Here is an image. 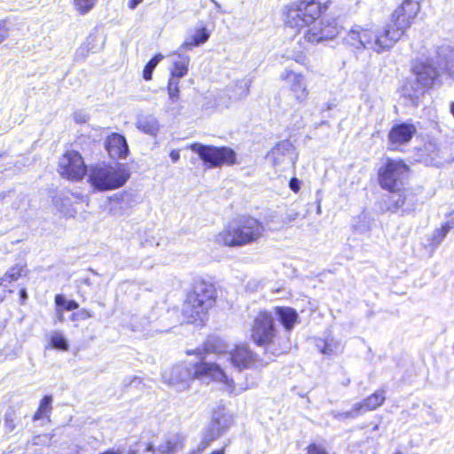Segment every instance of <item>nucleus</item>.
<instances>
[{"label": "nucleus", "mask_w": 454, "mask_h": 454, "mask_svg": "<svg viewBox=\"0 0 454 454\" xmlns=\"http://www.w3.org/2000/svg\"><path fill=\"white\" fill-rule=\"evenodd\" d=\"M162 378L166 383L175 387L177 391H184L189 388L190 382L193 379L201 380H213L223 382L226 390L234 395H239L243 391L254 387L258 378L240 383L236 387L232 380H229L225 372L215 363L200 361L197 363H182L176 364L168 370H165Z\"/></svg>", "instance_id": "obj_1"}, {"label": "nucleus", "mask_w": 454, "mask_h": 454, "mask_svg": "<svg viewBox=\"0 0 454 454\" xmlns=\"http://www.w3.org/2000/svg\"><path fill=\"white\" fill-rule=\"evenodd\" d=\"M215 300L216 290L212 284L205 281L196 282L184 302L183 315L188 323L202 324Z\"/></svg>", "instance_id": "obj_2"}, {"label": "nucleus", "mask_w": 454, "mask_h": 454, "mask_svg": "<svg viewBox=\"0 0 454 454\" xmlns=\"http://www.w3.org/2000/svg\"><path fill=\"white\" fill-rule=\"evenodd\" d=\"M264 231L263 224L253 217H241L229 223L216 236V242L226 247H243L256 242Z\"/></svg>", "instance_id": "obj_3"}, {"label": "nucleus", "mask_w": 454, "mask_h": 454, "mask_svg": "<svg viewBox=\"0 0 454 454\" xmlns=\"http://www.w3.org/2000/svg\"><path fill=\"white\" fill-rule=\"evenodd\" d=\"M88 183L99 192L118 189L123 186L129 178V171L122 164L97 162L87 168Z\"/></svg>", "instance_id": "obj_4"}, {"label": "nucleus", "mask_w": 454, "mask_h": 454, "mask_svg": "<svg viewBox=\"0 0 454 454\" xmlns=\"http://www.w3.org/2000/svg\"><path fill=\"white\" fill-rule=\"evenodd\" d=\"M445 70L450 75H454L452 65L448 60L444 61L443 67L442 61L434 60L433 58L427 59L426 62L417 64L413 67L415 79L408 82L404 88V94L411 98H418L423 94L426 88L431 87L435 83L440 76L441 71Z\"/></svg>", "instance_id": "obj_5"}, {"label": "nucleus", "mask_w": 454, "mask_h": 454, "mask_svg": "<svg viewBox=\"0 0 454 454\" xmlns=\"http://www.w3.org/2000/svg\"><path fill=\"white\" fill-rule=\"evenodd\" d=\"M327 5L317 0H298L286 9V25L300 31L311 25L326 10Z\"/></svg>", "instance_id": "obj_6"}, {"label": "nucleus", "mask_w": 454, "mask_h": 454, "mask_svg": "<svg viewBox=\"0 0 454 454\" xmlns=\"http://www.w3.org/2000/svg\"><path fill=\"white\" fill-rule=\"evenodd\" d=\"M346 43L356 50H372L381 53L392 48L385 30L382 33L374 31L372 27L354 25L344 38Z\"/></svg>", "instance_id": "obj_7"}, {"label": "nucleus", "mask_w": 454, "mask_h": 454, "mask_svg": "<svg viewBox=\"0 0 454 454\" xmlns=\"http://www.w3.org/2000/svg\"><path fill=\"white\" fill-rule=\"evenodd\" d=\"M420 0H403L392 14L390 22L384 29L388 43L392 46L398 42L411 27L420 10Z\"/></svg>", "instance_id": "obj_8"}, {"label": "nucleus", "mask_w": 454, "mask_h": 454, "mask_svg": "<svg viewBox=\"0 0 454 454\" xmlns=\"http://www.w3.org/2000/svg\"><path fill=\"white\" fill-rule=\"evenodd\" d=\"M251 338L256 345L264 347L267 353L277 356L283 352L281 348H275L277 330L274 325V317L267 311H261L254 318Z\"/></svg>", "instance_id": "obj_9"}, {"label": "nucleus", "mask_w": 454, "mask_h": 454, "mask_svg": "<svg viewBox=\"0 0 454 454\" xmlns=\"http://www.w3.org/2000/svg\"><path fill=\"white\" fill-rule=\"evenodd\" d=\"M409 168L402 160L387 159L378 170L380 187L390 192H399L408 177Z\"/></svg>", "instance_id": "obj_10"}, {"label": "nucleus", "mask_w": 454, "mask_h": 454, "mask_svg": "<svg viewBox=\"0 0 454 454\" xmlns=\"http://www.w3.org/2000/svg\"><path fill=\"white\" fill-rule=\"evenodd\" d=\"M188 148L197 153L204 165L209 168H217L223 164L232 165L235 163V152L229 147H217L200 143H193L191 144Z\"/></svg>", "instance_id": "obj_11"}, {"label": "nucleus", "mask_w": 454, "mask_h": 454, "mask_svg": "<svg viewBox=\"0 0 454 454\" xmlns=\"http://www.w3.org/2000/svg\"><path fill=\"white\" fill-rule=\"evenodd\" d=\"M267 159L277 170L284 171L294 167L298 160V153L289 140H282L271 148L267 154Z\"/></svg>", "instance_id": "obj_12"}, {"label": "nucleus", "mask_w": 454, "mask_h": 454, "mask_svg": "<svg viewBox=\"0 0 454 454\" xmlns=\"http://www.w3.org/2000/svg\"><path fill=\"white\" fill-rule=\"evenodd\" d=\"M87 168L78 152L67 151L59 160L58 171L67 179L79 181L85 176Z\"/></svg>", "instance_id": "obj_13"}, {"label": "nucleus", "mask_w": 454, "mask_h": 454, "mask_svg": "<svg viewBox=\"0 0 454 454\" xmlns=\"http://www.w3.org/2000/svg\"><path fill=\"white\" fill-rule=\"evenodd\" d=\"M303 38L311 43H318L335 38L339 33L336 20H315L311 25H306Z\"/></svg>", "instance_id": "obj_14"}, {"label": "nucleus", "mask_w": 454, "mask_h": 454, "mask_svg": "<svg viewBox=\"0 0 454 454\" xmlns=\"http://www.w3.org/2000/svg\"><path fill=\"white\" fill-rule=\"evenodd\" d=\"M228 360L232 366L239 371L244 369H261L266 366L262 359H259L247 344L236 345L228 352Z\"/></svg>", "instance_id": "obj_15"}, {"label": "nucleus", "mask_w": 454, "mask_h": 454, "mask_svg": "<svg viewBox=\"0 0 454 454\" xmlns=\"http://www.w3.org/2000/svg\"><path fill=\"white\" fill-rule=\"evenodd\" d=\"M280 78L286 82L293 97L297 102L304 103L308 99L309 91L303 74L286 69L280 74Z\"/></svg>", "instance_id": "obj_16"}, {"label": "nucleus", "mask_w": 454, "mask_h": 454, "mask_svg": "<svg viewBox=\"0 0 454 454\" xmlns=\"http://www.w3.org/2000/svg\"><path fill=\"white\" fill-rule=\"evenodd\" d=\"M105 147L112 159H126L129 146L126 138L118 133L109 135L105 142Z\"/></svg>", "instance_id": "obj_17"}, {"label": "nucleus", "mask_w": 454, "mask_h": 454, "mask_svg": "<svg viewBox=\"0 0 454 454\" xmlns=\"http://www.w3.org/2000/svg\"><path fill=\"white\" fill-rule=\"evenodd\" d=\"M416 200L411 192L399 191L397 194L392 195L389 199L387 210L395 213L399 209L403 212H411L415 209Z\"/></svg>", "instance_id": "obj_18"}, {"label": "nucleus", "mask_w": 454, "mask_h": 454, "mask_svg": "<svg viewBox=\"0 0 454 454\" xmlns=\"http://www.w3.org/2000/svg\"><path fill=\"white\" fill-rule=\"evenodd\" d=\"M415 132L416 128L413 124H395L389 131L388 139L393 145L406 144L411 139Z\"/></svg>", "instance_id": "obj_19"}, {"label": "nucleus", "mask_w": 454, "mask_h": 454, "mask_svg": "<svg viewBox=\"0 0 454 454\" xmlns=\"http://www.w3.org/2000/svg\"><path fill=\"white\" fill-rule=\"evenodd\" d=\"M229 419L225 417L220 418L216 414L213 415L212 422L210 424L209 432L201 442L200 450L207 447L211 442L219 437L223 431L228 427Z\"/></svg>", "instance_id": "obj_20"}, {"label": "nucleus", "mask_w": 454, "mask_h": 454, "mask_svg": "<svg viewBox=\"0 0 454 454\" xmlns=\"http://www.w3.org/2000/svg\"><path fill=\"white\" fill-rule=\"evenodd\" d=\"M386 400L384 390H378L372 395L364 399L360 403L354 404V411L356 412H364L374 411L383 404Z\"/></svg>", "instance_id": "obj_21"}, {"label": "nucleus", "mask_w": 454, "mask_h": 454, "mask_svg": "<svg viewBox=\"0 0 454 454\" xmlns=\"http://www.w3.org/2000/svg\"><path fill=\"white\" fill-rule=\"evenodd\" d=\"M274 311L286 331L293 330L294 325L298 323L299 316L294 309L290 307H276Z\"/></svg>", "instance_id": "obj_22"}, {"label": "nucleus", "mask_w": 454, "mask_h": 454, "mask_svg": "<svg viewBox=\"0 0 454 454\" xmlns=\"http://www.w3.org/2000/svg\"><path fill=\"white\" fill-rule=\"evenodd\" d=\"M210 36V33L205 27H197L195 34L188 37L180 46L181 50H191L192 47L205 43Z\"/></svg>", "instance_id": "obj_23"}, {"label": "nucleus", "mask_w": 454, "mask_h": 454, "mask_svg": "<svg viewBox=\"0 0 454 454\" xmlns=\"http://www.w3.org/2000/svg\"><path fill=\"white\" fill-rule=\"evenodd\" d=\"M180 445L179 437L177 435H173L169 438L165 439L157 448V450L154 451L152 445H148L146 447V451L153 454H174L178 446Z\"/></svg>", "instance_id": "obj_24"}, {"label": "nucleus", "mask_w": 454, "mask_h": 454, "mask_svg": "<svg viewBox=\"0 0 454 454\" xmlns=\"http://www.w3.org/2000/svg\"><path fill=\"white\" fill-rule=\"evenodd\" d=\"M136 126L139 130L150 136H156L160 128L157 119L153 115L139 117Z\"/></svg>", "instance_id": "obj_25"}, {"label": "nucleus", "mask_w": 454, "mask_h": 454, "mask_svg": "<svg viewBox=\"0 0 454 454\" xmlns=\"http://www.w3.org/2000/svg\"><path fill=\"white\" fill-rule=\"evenodd\" d=\"M174 67L171 70V76L180 79L188 72L190 57L181 53H177L174 55Z\"/></svg>", "instance_id": "obj_26"}, {"label": "nucleus", "mask_w": 454, "mask_h": 454, "mask_svg": "<svg viewBox=\"0 0 454 454\" xmlns=\"http://www.w3.org/2000/svg\"><path fill=\"white\" fill-rule=\"evenodd\" d=\"M250 84V80L242 79L237 81L233 86L227 89L231 95L233 102L239 101L248 95Z\"/></svg>", "instance_id": "obj_27"}, {"label": "nucleus", "mask_w": 454, "mask_h": 454, "mask_svg": "<svg viewBox=\"0 0 454 454\" xmlns=\"http://www.w3.org/2000/svg\"><path fill=\"white\" fill-rule=\"evenodd\" d=\"M317 347L322 354L328 356L337 354L342 349L341 344L333 339H326L322 341V345L318 343Z\"/></svg>", "instance_id": "obj_28"}, {"label": "nucleus", "mask_w": 454, "mask_h": 454, "mask_svg": "<svg viewBox=\"0 0 454 454\" xmlns=\"http://www.w3.org/2000/svg\"><path fill=\"white\" fill-rule=\"evenodd\" d=\"M226 348L227 347H226L225 343L223 342V340L219 338H211L205 344V350L207 352H211V353H217V354L225 353L228 355L229 351L226 350Z\"/></svg>", "instance_id": "obj_29"}, {"label": "nucleus", "mask_w": 454, "mask_h": 454, "mask_svg": "<svg viewBox=\"0 0 454 454\" xmlns=\"http://www.w3.org/2000/svg\"><path fill=\"white\" fill-rule=\"evenodd\" d=\"M98 0H73V6L80 15H86L96 5Z\"/></svg>", "instance_id": "obj_30"}, {"label": "nucleus", "mask_w": 454, "mask_h": 454, "mask_svg": "<svg viewBox=\"0 0 454 454\" xmlns=\"http://www.w3.org/2000/svg\"><path fill=\"white\" fill-rule=\"evenodd\" d=\"M24 272V266L16 264L10 268L6 273L4 275V277L0 278V279H3V282L5 284L6 282L10 283L12 281L18 280Z\"/></svg>", "instance_id": "obj_31"}, {"label": "nucleus", "mask_w": 454, "mask_h": 454, "mask_svg": "<svg viewBox=\"0 0 454 454\" xmlns=\"http://www.w3.org/2000/svg\"><path fill=\"white\" fill-rule=\"evenodd\" d=\"M231 103H233V99L228 90H222L216 94L215 98V107L227 108Z\"/></svg>", "instance_id": "obj_32"}, {"label": "nucleus", "mask_w": 454, "mask_h": 454, "mask_svg": "<svg viewBox=\"0 0 454 454\" xmlns=\"http://www.w3.org/2000/svg\"><path fill=\"white\" fill-rule=\"evenodd\" d=\"M51 344L52 348L61 350L68 349L67 339L59 332H54L51 337Z\"/></svg>", "instance_id": "obj_33"}, {"label": "nucleus", "mask_w": 454, "mask_h": 454, "mask_svg": "<svg viewBox=\"0 0 454 454\" xmlns=\"http://www.w3.org/2000/svg\"><path fill=\"white\" fill-rule=\"evenodd\" d=\"M163 59L161 54L154 56L145 67L143 71V77L145 80L149 81L152 79L153 72L158 63Z\"/></svg>", "instance_id": "obj_34"}, {"label": "nucleus", "mask_w": 454, "mask_h": 454, "mask_svg": "<svg viewBox=\"0 0 454 454\" xmlns=\"http://www.w3.org/2000/svg\"><path fill=\"white\" fill-rule=\"evenodd\" d=\"M168 91L169 98L176 102L179 98V79L172 77L168 81Z\"/></svg>", "instance_id": "obj_35"}, {"label": "nucleus", "mask_w": 454, "mask_h": 454, "mask_svg": "<svg viewBox=\"0 0 454 454\" xmlns=\"http://www.w3.org/2000/svg\"><path fill=\"white\" fill-rule=\"evenodd\" d=\"M307 450V454H330L325 448L316 443L309 444Z\"/></svg>", "instance_id": "obj_36"}, {"label": "nucleus", "mask_w": 454, "mask_h": 454, "mask_svg": "<svg viewBox=\"0 0 454 454\" xmlns=\"http://www.w3.org/2000/svg\"><path fill=\"white\" fill-rule=\"evenodd\" d=\"M52 398L50 395H45L40 402V405L38 409L44 413L48 412L51 410Z\"/></svg>", "instance_id": "obj_37"}, {"label": "nucleus", "mask_w": 454, "mask_h": 454, "mask_svg": "<svg viewBox=\"0 0 454 454\" xmlns=\"http://www.w3.org/2000/svg\"><path fill=\"white\" fill-rule=\"evenodd\" d=\"M360 413L361 412H356L354 411V407L352 408L351 411H345V412H333V417L335 419H348V418H356Z\"/></svg>", "instance_id": "obj_38"}, {"label": "nucleus", "mask_w": 454, "mask_h": 454, "mask_svg": "<svg viewBox=\"0 0 454 454\" xmlns=\"http://www.w3.org/2000/svg\"><path fill=\"white\" fill-rule=\"evenodd\" d=\"M10 34V28L5 20H0V43H2Z\"/></svg>", "instance_id": "obj_39"}, {"label": "nucleus", "mask_w": 454, "mask_h": 454, "mask_svg": "<svg viewBox=\"0 0 454 454\" xmlns=\"http://www.w3.org/2000/svg\"><path fill=\"white\" fill-rule=\"evenodd\" d=\"M449 231H445L443 232V225L442 226L441 229H438L434 235V238L432 239L433 243L434 244H439L442 242V240L445 238V236L447 235Z\"/></svg>", "instance_id": "obj_40"}, {"label": "nucleus", "mask_w": 454, "mask_h": 454, "mask_svg": "<svg viewBox=\"0 0 454 454\" xmlns=\"http://www.w3.org/2000/svg\"><path fill=\"white\" fill-rule=\"evenodd\" d=\"M4 424H5L6 430L8 432L13 431L16 427L14 419L11 414H6L5 419H4Z\"/></svg>", "instance_id": "obj_41"}, {"label": "nucleus", "mask_w": 454, "mask_h": 454, "mask_svg": "<svg viewBox=\"0 0 454 454\" xmlns=\"http://www.w3.org/2000/svg\"><path fill=\"white\" fill-rule=\"evenodd\" d=\"M12 291L7 288V286L3 282V279H0V303L6 297L7 293H11Z\"/></svg>", "instance_id": "obj_42"}, {"label": "nucleus", "mask_w": 454, "mask_h": 454, "mask_svg": "<svg viewBox=\"0 0 454 454\" xmlns=\"http://www.w3.org/2000/svg\"><path fill=\"white\" fill-rule=\"evenodd\" d=\"M290 189L297 192L300 190V181L296 177H293L289 182Z\"/></svg>", "instance_id": "obj_43"}, {"label": "nucleus", "mask_w": 454, "mask_h": 454, "mask_svg": "<svg viewBox=\"0 0 454 454\" xmlns=\"http://www.w3.org/2000/svg\"><path fill=\"white\" fill-rule=\"evenodd\" d=\"M74 118L76 122L84 123L88 120V115L83 113H74Z\"/></svg>", "instance_id": "obj_44"}, {"label": "nucleus", "mask_w": 454, "mask_h": 454, "mask_svg": "<svg viewBox=\"0 0 454 454\" xmlns=\"http://www.w3.org/2000/svg\"><path fill=\"white\" fill-rule=\"evenodd\" d=\"M78 308H79V304L75 301H74V300L67 301V303L65 306L66 310L71 311V310H74Z\"/></svg>", "instance_id": "obj_45"}, {"label": "nucleus", "mask_w": 454, "mask_h": 454, "mask_svg": "<svg viewBox=\"0 0 454 454\" xmlns=\"http://www.w3.org/2000/svg\"><path fill=\"white\" fill-rule=\"evenodd\" d=\"M55 303H56V305H57L58 307H61V306H63V307L65 308L66 303H67V300H66V298H65V296H64V295H62V294H57V295L55 296Z\"/></svg>", "instance_id": "obj_46"}, {"label": "nucleus", "mask_w": 454, "mask_h": 454, "mask_svg": "<svg viewBox=\"0 0 454 454\" xmlns=\"http://www.w3.org/2000/svg\"><path fill=\"white\" fill-rule=\"evenodd\" d=\"M100 454H122V453L120 450L110 449V450H107ZM128 454H136V452L133 450H129L128 452Z\"/></svg>", "instance_id": "obj_47"}, {"label": "nucleus", "mask_w": 454, "mask_h": 454, "mask_svg": "<svg viewBox=\"0 0 454 454\" xmlns=\"http://www.w3.org/2000/svg\"><path fill=\"white\" fill-rule=\"evenodd\" d=\"M452 228H454V218H452L451 220L450 221H447L444 224H443V232L445 231H450V230H451Z\"/></svg>", "instance_id": "obj_48"}, {"label": "nucleus", "mask_w": 454, "mask_h": 454, "mask_svg": "<svg viewBox=\"0 0 454 454\" xmlns=\"http://www.w3.org/2000/svg\"><path fill=\"white\" fill-rule=\"evenodd\" d=\"M173 162H176L180 159V153L177 150H172L169 154Z\"/></svg>", "instance_id": "obj_49"}, {"label": "nucleus", "mask_w": 454, "mask_h": 454, "mask_svg": "<svg viewBox=\"0 0 454 454\" xmlns=\"http://www.w3.org/2000/svg\"><path fill=\"white\" fill-rule=\"evenodd\" d=\"M143 0H129V7L134 10Z\"/></svg>", "instance_id": "obj_50"}, {"label": "nucleus", "mask_w": 454, "mask_h": 454, "mask_svg": "<svg viewBox=\"0 0 454 454\" xmlns=\"http://www.w3.org/2000/svg\"><path fill=\"white\" fill-rule=\"evenodd\" d=\"M45 413L43 411H41L39 409L36 411V412L34 415V420H39L41 419Z\"/></svg>", "instance_id": "obj_51"}, {"label": "nucleus", "mask_w": 454, "mask_h": 454, "mask_svg": "<svg viewBox=\"0 0 454 454\" xmlns=\"http://www.w3.org/2000/svg\"><path fill=\"white\" fill-rule=\"evenodd\" d=\"M20 296L22 301H24L27 298V294L26 289H21L20 291Z\"/></svg>", "instance_id": "obj_52"}, {"label": "nucleus", "mask_w": 454, "mask_h": 454, "mask_svg": "<svg viewBox=\"0 0 454 454\" xmlns=\"http://www.w3.org/2000/svg\"><path fill=\"white\" fill-rule=\"evenodd\" d=\"M304 59H305V57L302 54H299V55L294 57V60L297 63H303Z\"/></svg>", "instance_id": "obj_53"}, {"label": "nucleus", "mask_w": 454, "mask_h": 454, "mask_svg": "<svg viewBox=\"0 0 454 454\" xmlns=\"http://www.w3.org/2000/svg\"><path fill=\"white\" fill-rule=\"evenodd\" d=\"M96 39V36H93V35H90L87 39V44L88 46L91 43V42L95 41Z\"/></svg>", "instance_id": "obj_54"}, {"label": "nucleus", "mask_w": 454, "mask_h": 454, "mask_svg": "<svg viewBox=\"0 0 454 454\" xmlns=\"http://www.w3.org/2000/svg\"><path fill=\"white\" fill-rule=\"evenodd\" d=\"M216 7V9L219 11V12H222L221 11V5L218 2H216L215 0H210Z\"/></svg>", "instance_id": "obj_55"}, {"label": "nucleus", "mask_w": 454, "mask_h": 454, "mask_svg": "<svg viewBox=\"0 0 454 454\" xmlns=\"http://www.w3.org/2000/svg\"><path fill=\"white\" fill-rule=\"evenodd\" d=\"M210 454H224V449L223 448L221 450H215Z\"/></svg>", "instance_id": "obj_56"}, {"label": "nucleus", "mask_w": 454, "mask_h": 454, "mask_svg": "<svg viewBox=\"0 0 454 454\" xmlns=\"http://www.w3.org/2000/svg\"><path fill=\"white\" fill-rule=\"evenodd\" d=\"M59 320L61 322L63 321V315L61 312H59Z\"/></svg>", "instance_id": "obj_57"}, {"label": "nucleus", "mask_w": 454, "mask_h": 454, "mask_svg": "<svg viewBox=\"0 0 454 454\" xmlns=\"http://www.w3.org/2000/svg\"><path fill=\"white\" fill-rule=\"evenodd\" d=\"M96 51L97 50H96V49H94V47H90V48H89V49L87 50V51Z\"/></svg>", "instance_id": "obj_58"}, {"label": "nucleus", "mask_w": 454, "mask_h": 454, "mask_svg": "<svg viewBox=\"0 0 454 454\" xmlns=\"http://www.w3.org/2000/svg\"><path fill=\"white\" fill-rule=\"evenodd\" d=\"M451 112H452V114H453V115H454V103H453V104H452V106H451Z\"/></svg>", "instance_id": "obj_59"}, {"label": "nucleus", "mask_w": 454, "mask_h": 454, "mask_svg": "<svg viewBox=\"0 0 454 454\" xmlns=\"http://www.w3.org/2000/svg\"><path fill=\"white\" fill-rule=\"evenodd\" d=\"M91 317V315L90 313H87L85 317Z\"/></svg>", "instance_id": "obj_60"}]
</instances>
